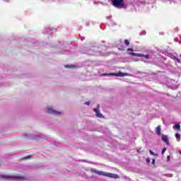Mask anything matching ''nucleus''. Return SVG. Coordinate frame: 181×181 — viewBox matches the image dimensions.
<instances>
[{
    "label": "nucleus",
    "instance_id": "nucleus-6",
    "mask_svg": "<svg viewBox=\"0 0 181 181\" xmlns=\"http://www.w3.org/2000/svg\"><path fill=\"white\" fill-rule=\"evenodd\" d=\"M110 74L112 75V76H116V77H125V76H128V74L123 73V72H121V71H119L117 74L112 73V74Z\"/></svg>",
    "mask_w": 181,
    "mask_h": 181
},
{
    "label": "nucleus",
    "instance_id": "nucleus-15",
    "mask_svg": "<svg viewBox=\"0 0 181 181\" xmlns=\"http://www.w3.org/2000/svg\"><path fill=\"white\" fill-rule=\"evenodd\" d=\"M175 137H176L177 139H180V134L176 133L175 134Z\"/></svg>",
    "mask_w": 181,
    "mask_h": 181
},
{
    "label": "nucleus",
    "instance_id": "nucleus-20",
    "mask_svg": "<svg viewBox=\"0 0 181 181\" xmlns=\"http://www.w3.org/2000/svg\"><path fill=\"white\" fill-rule=\"evenodd\" d=\"M145 57V59H149V55L146 54V55H144V57Z\"/></svg>",
    "mask_w": 181,
    "mask_h": 181
},
{
    "label": "nucleus",
    "instance_id": "nucleus-18",
    "mask_svg": "<svg viewBox=\"0 0 181 181\" xmlns=\"http://www.w3.org/2000/svg\"><path fill=\"white\" fill-rule=\"evenodd\" d=\"M146 160L147 163H148V165H149V163H151V160L149 159V158H147L146 159Z\"/></svg>",
    "mask_w": 181,
    "mask_h": 181
},
{
    "label": "nucleus",
    "instance_id": "nucleus-9",
    "mask_svg": "<svg viewBox=\"0 0 181 181\" xmlns=\"http://www.w3.org/2000/svg\"><path fill=\"white\" fill-rule=\"evenodd\" d=\"M129 54H131L132 56H135L136 57H144L143 54H136L135 52H130Z\"/></svg>",
    "mask_w": 181,
    "mask_h": 181
},
{
    "label": "nucleus",
    "instance_id": "nucleus-24",
    "mask_svg": "<svg viewBox=\"0 0 181 181\" xmlns=\"http://www.w3.org/2000/svg\"><path fill=\"white\" fill-rule=\"evenodd\" d=\"M176 60L178 63H180V59H179L178 58H176Z\"/></svg>",
    "mask_w": 181,
    "mask_h": 181
},
{
    "label": "nucleus",
    "instance_id": "nucleus-12",
    "mask_svg": "<svg viewBox=\"0 0 181 181\" xmlns=\"http://www.w3.org/2000/svg\"><path fill=\"white\" fill-rule=\"evenodd\" d=\"M174 129H177V131H180V124L179 123H177L175 125Z\"/></svg>",
    "mask_w": 181,
    "mask_h": 181
},
{
    "label": "nucleus",
    "instance_id": "nucleus-13",
    "mask_svg": "<svg viewBox=\"0 0 181 181\" xmlns=\"http://www.w3.org/2000/svg\"><path fill=\"white\" fill-rule=\"evenodd\" d=\"M124 43H125L126 46H129V40H124Z\"/></svg>",
    "mask_w": 181,
    "mask_h": 181
},
{
    "label": "nucleus",
    "instance_id": "nucleus-22",
    "mask_svg": "<svg viewBox=\"0 0 181 181\" xmlns=\"http://www.w3.org/2000/svg\"><path fill=\"white\" fill-rule=\"evenodd\" d=\"M119 50H121V52H124V50H125V49H124V48H119Z\"/></svg>",
    "mask_w": 181,
    "mask_h": 181
},
{
    "label": "nucleus",
    "instance_id": "nucleus-25",
    "mask_svg": "<svg viewBox=\"0 0 181 181\" xmlns=\"http://www.w3.org/2000/svg\"><path fill=\"white\" fill-rule=\"evenodd\" d=\"M180 155H181V151H180Z\"/></svg>",
    "mask_w": 181,
    "mask_h": 181
},
{
    "label": "nucleus",
    "instance_id": "nucleus-1",
    "mask_svg": "<svg viewBox=\"0 0 181 181\" xmlns=\"http://www.w3.org/2000/svg\"><path fill=\"white\" fill-rule=\"evenodd\" d=\"M111 2L115 8H117L119 9H122V8L125 6L124 0H111Z\"/></svg>",
    "mask_w": 181,
    "mask_h": 181
},
{
    "label": "nucleus",
    "instance_id": "nucleus-2",
    "mask_svg": "<svg viewBox=\"0 0 181 181\" xmlns=\"http://www.w3.org/2000/svg\"><path fill=\"white\" fill-rule=\"evenodd\" d=\"M1 177H4V179H16V180H26V177L23 176L2 175Z\"/></svg>",
    "mask_w": 181,
    "mask_h": 181
},
{
    "label": "nucleus",
    "instance_id": "nucleus-10",
    "mask_svg": "<svg viewBox=\"0 0 181 181\" xmlns=\"http://www.w3.org/2000/svg\"><path fill=\"white\" fill-rule=\"evenodd\" d=\"M66 69H77L76 65H65Z\"/></svg>",
    "mask_w": 181,
    "mask_h": 181
},
{
    "label": "nucleus",
    "instance_id": "nucleus-7",
    "mask_svg": "<svg viewBox=\"0 0 181 181\" xmlns=\"http://www.w3.org/2000/svg\"><path fill=\"white\" fill-rule=\"evenodd\" d=\"M90 172H92V173H96V175H99L100 176H104L105 173L104 171H98L95 168H91Z\"/></svg>",
    "mask_w": 181,
    "mask_h": 181
},
{
    "label": "nucleus",
    "instance_id": "nucleus-19",
    "mask_svg": "<svg viewBox=\"0 0 181 181\" xmlns=\"http://www.w3.org/2000/svg\"><path fill=\"white\" fill-rule=\"evenodd\" d=\"M149 153H150V155H156L155 153L152 151V150H149Z\"/></svg>",
    "mask_w": 181,
    "mask_h": 181
},
{
    "label": "nucleus",
    "instance_id": "nucleus-17",
    "mask_svg": "<svg viewBox=\"0 0 181 181\" xmlns=\"http://www.w3.org/2000/svg\"><path fill=\"white\" fill-rule=\"evenodd\" d=\"M165 152H166V148H163L162 152H161L162 155H163V153H165Z\"/></svg>",
    "mask_w": 181,
    "mask_h": 181
},
{
    "label": "nucleus",
    "instance_id": "nucleus-8",
    "mask_svg": "<svg viewBox=\"0 0 181 181\" xmlns=\"http://www.w3.org/2000/svg\"><path fill=\"white\" fill-rule=\"evenodd\" d=\"M162 141L166 144V145H169V140L168 139V136L163 135L162 136Z\"/></svg>",
    "mask_w": 181,
    "mask_h": 181
},
{
    "label": "nucleus",
    "instance_id": "nucleus-16",
    "mask_svg": "<svg viewBox=\"0 0 181 181\" xmlns=\"http://www.w3.org/2000/svg\"><path fill=\"white\" fill-rule=\"evenodd\" d=\"M127 52H128L129 53H131V52H134V49H132V48H128V49H127Z\"/></svg>",
    "mask_w": 181,
    "mask_h": 181
},
{
    "label": "nucleus",
    "instance_id": "nucleus-14",
    "mask_svg": "<svg viewBox=\"0 0 181 181\" xmlns=\"http://www.w3.org/2000/svg\"><path fill=\"white\" fill-rule=\"evenodd\" d=\"M111 74H112V73H111V74H103L101 76H102V77H105V76H112Z\"/></svg>",
    "mask_w": 181,
    "mask_h": 181
},
{
    "label": "nucleus",
    "instance_id": "nucleus-3",
    "mask_svg": "<svg viewBox=\"0 0 181 181\" xmlns=\"http://www.w3.org/2000/svg\"><path fill=\"white\" fill-rule=\"evenodd\" d=\"M103 176L106 177H110V179H119V175L117 174H112L111 173H104Z\"/></svg>",
    "mask_w": 181,
    "mask_h": 181
},
{
    "label": "nucleus",
    "instance_id": "nucleus-4",
    "mask_svg": "<svg viewBox=\"0 0 181 181\" xmlns=\"http://www.w3.org/2000/svg\"><path fill=\"white\" fill-rule=\"evenodd\" d=\"M93 111L95 112L96 117H98V118H104V115L100 112V105H98V108L93 109Z\"/></svg>",
    "mask_w": 181,
    "mask_h": 181
},
{
    "label": "nucleus",
    "instance_id": "nucleus-23",
    "mask_svg": "<svg viewBox=\"0 0 181 181\" xmlns=\"http://www.w3.org/2000/svg\"><path fill=\"white\" fill-rule=\"evenodd\" d=\"M155 162H156L155 158H153V161H152L153 165H155Z\"/></svg>",
    "mask_w": 181,
    "mask_h": 181
},
{
    "label": "nucleus",
    "instance_id": "nucleus-11",
    "mask_svg": "<svg viewBox=\"0 0 181 181\" xmlns=\"http://www.w3.org/2000/svg\"><path fill=\"white\" fill-rule=\"evenodd\" d=\"M156 133L157 134V135H160V126H158L156 128Z\"/></svg>",
    "mask_w": 181,
    "mask_h": 181
},
{
    "label": "nucleus",
    "instance_id": "nucleus-5",
    "mask_svg": "<svg viewBox=\"0 0 181 181\" xmlns=\"http://www.w3.org/2000/svg\"><path fill=\"white\" fill-rule=\"evenodd\" d=\"M47 112L48 114H53L54 115H60V112H57L52 108H48Z\"/></svg>",
    "mask_w": 181,
    "mask_h": 181
},
{
    "label": "nucleus",
    "instance_id": "nucleus-21",
    "mask_svg": "<svg viewBox=\"0 0 181 181\" xmlns=\"http://www.w3.org/2000/svg\"><path fill=\"white\" fill-rule=\"evenodd\" d=\"M85 104L86 105H90V101L86 102Z\"/></svg>",
    "mask_w": 181,
    "mask_h": 181
}]
</instances>
